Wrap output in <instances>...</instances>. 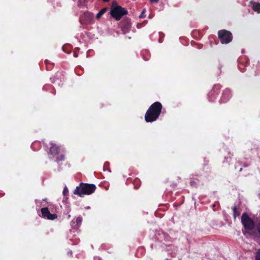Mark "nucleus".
Instances as JSON below:
<instances>
[{
  "label": "nucleus",
  "instance_id": "obj_1",
  "mask_svg": "<svg viewBox=\"0 0 260 260\" xmlns=\"http://www.w3.org/2000/svg\"><path fill=\"white\" fill-rule=\"evenodd\" d=\"M162 106L159 102L153 103L149 107L145 114V120L147 122H152L156 121L161 112Z\"/></svg>",
  "mask_w": 260,
  "mask_h": 260
},
{
  "label": "nucleus",
  "instance_id": "obj_2",
  "mask_svg": "<svg viewBox=\"0 0 260 260\" xmlns=\"http://www.w3.org/2000/svg\"><path fill=\"white\" fill-rule=\"evenodd\" d=\"M241 220L243 226V234L244 235L247 234L250 236L254 235L255 234V232L254 231L255 225L254 222L246 212L242 214Z\"/></svg>",
  "mask_w": 260,
  "mask_h": 260
},
{
  "label": "nucleus",
  "instance_id": "obj_3",
  "mask_svg": "<svg viewBox=\"0 0 260 260\" xmlns=\"http://www.w3.org/2000/svg\"><path fill=\"white\" fill-rule=\"evenodd\" d=\"M96 188V186L93 184L80 183L79 185L76 187L74 193L80 197H83L84 195L92 194Z\"/></svg>",
  "mask_w": 260,
  "mask_h": 260
},
{
  "label": "nucleus",
  "instance_id": "obj_4",
  "mask_svg": "<svg viewBox=\"0 0 260 260\" xmlns=\"http://www.w3.org/2000/svg\"><path fill=\"white\" fill-rule=\"evenodd\" d=\"M127 14L126 9L118 5L112 7L110 11L111 15L117 21L120 20L123 16Z\"/></svg>",
  "mask_w": 260,
  "mask_h": 260
},
{
  "label": "nucleus",
  "instance_id": "obj_5",
  "mask_svg": "<svg viewBox=\"0 0 260 260\" xmlns=\"http://www.w3.org/2000/svg\"><path fill=\"white\" fill-rule=\"evenodd\" d=\"M218 37L222 44H228L233 39L232 34L225 29H221L218 31Z\"/></svg>",
  "mask_w": 260,
  "mask_h": 260
},
{
  "label": "nucleus",
  "instance_id": "obj_6",
  "mask_svg": "<svg viewBox=\"0 0 260 260\" xmlns=\"http://www.w3.org/2000/svg\"><path fill=\"white\" fill-rule=\"evenodd\" d=\"M120 26L121 28L122 31L124 34L128 32L131 27V19L126 17L124 18L120 22Z\"/></svg>",
  "mask_w": 260,
  "mask_h": 260
},
{
  "label": "nucleus",
  "instance_id": "obj_7",
  "mask_svg": "<svg viewBox=\"0 0 260 260\" xmlns=\"http://www.w3.org/2000/svg\"><path fill=\"white\" fill-rule=\"evenodd\" d=\"M41 212L43 218L49 220H54L57 218V214H51L47 207H44L41 208Z\"/></svg>",
  "mask_w": 260,
  "mask_h": 260
},
{
  "label": "nucleus",
  "instance_id": "obj_8",
  "mask_svg": "<svg viewBox=\"0 0 260 260\" xmlns=\"http://www.w3.org/2000/svg\"><path fill=\"white\" fill-rule=\"evenodd\" d=\"M50 147L48 153L51 155L53 157H55L58 155L60 151L59 146L53 143H50Z\"/></svg>",
  "mask_w": 260,
  "mask_h": 260
},
{
  "label": "nucleus",
  "instance_id": "obj_9",
  "mask_svg": "<svg viewBox=\"0 0 260 260\" xmlns=\"http://www.w3.org/2000/svg\"><path fill=\"white\" fill-rule=\"evenodd\" d=\"M231 97V90L229 89H225L222 93L220 100V103H225L227 102Z\"/></svg>",
  "mask_w": 260,
  "mask_h": 260
},
{
  "label": "nucleus",
  "instance_id": "obj_10",
  "mask_svg": "<svg viewBox=\"0 0 260 260\" xmlns=\"http://www.w3.org/2000/svg\"><path fill=\"white\" fill-rule=\"evenodd\" d=\"M82 219L81 217H78L75 221H72L71 226L73 229H78L81 224Z\"/></svg>",
  "mask_w": 260,
  "mask_h": 260
},
{
  "label": "nucleus",
  "instance_id": "obj_11",
  "mask_svg": "<svg viewBox=\"0 0 260 260\" xmlns=\"http://www.w3.org/2000/svg\"><path fill=\"white\" fill-rule=\"evenodd\" d=\"M250 3L252 5V10L256 12L257 13H260V3H255L253 2H250Z\"/></svg>",
  "mask_w": 260,
  "mask_h": 260
},
{
  "label": "nucleus",
  "instance_id": "obj_12",
  "mask_svg": "<svg viewBox=\"0 0 260 260\" xmlns=\"http://www.w3.org/2000/svg\"><path fill=\"white\" fill-rule=\"evenodd\" d=\"M232 209L233 212L234 218V219H236L237 216H239L240 215V211L236 206H233Z\"/></svg>",
  "mask_w": 260,
  "mask_h": 260
},
{
  "label": "nucleus",
  "instance_id": "obj_13",
  "mask_svg": "<svg viewBox=\"0 0 260 260\" xmlns=\"http://www.w3.org/2000/svg\"><path fill=\"white\" fill-rule=\"evenodd\" d=\"M220 89V86L218 84L214 85L213 87L212 90L211 91L210 93L212 94V93L216 92V94L218 95L219 93V91Z\"/></svg>",
  "mask_w": 260,
  "mask_h": 260
},
{
  "label": "nucleus",
  "instance_id": "obj_14",
  "mask_svg": "<svg viewBox=\"0 0 260 260\" xmlns=\"http://www.w3.org/2000/svg\"><path fill=\"white\" fill-rule=\"evenodd\" d=\"M133 184L134 185V188L135 189H138L139 188V187L140 186V185H141V181L140 180L137 178H135L134 180V181H133Z\"/></svg>",
  "mask_w": 260,
  "mask_h": 260
},
{
  "label": "nucleus",
  "instance_id": "obj_15",
  "mask_svg": "<svg viewBox=\"0 0 260 260\" xmlns=\"http://www.w3.org/2000/svg\"><path fill=\"white\" fill-rule=\"evenodd\" d=\"M107 8H104L100 11L96 15V18L97 19H100L102 16L107 11Z\"/></svg>",
  "mask_w": 260,
  "mask_h": 260
},
{
  "label": "nucleus",
  "instance_id": "obj_16",
  "mask_svg": "<svg viewBox=\"0 0 260 260\" xmlns=\"http://www.w3.org/2000/svg\"><path fill=\"white\" fill-rule=\"evenodd\" d=\"M65 157L63 154H60L57 155V156L56 157V161L59 162V161H62L64 160Z\"/></svg>",
  "mask_w": 260,
  "mask_h": 260
},
{
  "label": "nucleus",
  "instance_id": "obj_17",
  "mask_svg": "<svg viewBox=\"0 0 260 260\" xmlns=\"http://www.w3.org/2000/svg\"><path fill=\"white\" fill-rule=\"evenodd\" d=\"M87 1L88 0H79L78 5L79 7H81L82 5H84Z\"/></svg>",
  "mask_w": 260,
  "mask_h": 260
},
{
  "label": "nucleus",
  "instance_id": "obj_18",
  "mask_svg": "<svg viewBox=\"0 0 260 260\" xmlns=\"http://www.w3.org/2000/svg\"><path fill=\"white\" fill-rule=\"evenodd\" d=\"M190 184L191 186L196 187L197 185V182L192 179H190Z\"/></svg>",
  "mask_w": 260,
  "mask_h": 260
},
{
  "label": "nucleus",
  "instance_id": "obj_19",
  "mask_svg": "<svg viewBox=\"0 0 260 260\" xmlns=\"http://www.w3.org/2000/svg\"><path fill=\"white\" fill-rule=\"evenodd\" d=\"M255 259L260 260V249L255 253Z\"/></svg>",
  "mask_w": 260,
  "mask_h": 260
},
{
  "label": "nucleus",
  "instance_id": "obj_20",
  "mask_svg": "<svg viewBox=\"0 0 260 260\" xmlns=\"http://www.w3.org/2000/svg\"><path fill=\"white\" fill-rule=\"evenodd\" d=\"M145 13H146V9H143L141 13V14L139 16V18H143L145 17Z\"/></svg>",
  "mask_w": 260,
  "mask_h": 260
},
{
  "label": "nucleus",
  "instance_id": "obj_21",
  "mask_svg": "<svg viewBox=\"0 0 260 260\" xmlns=\"http://www.w3.org/2000/svg\"><path fill=\"white\" fill-rule=\"evenodd\" d=\"M238 164L239 165V166H243L244 167H248L249 166V164L246 162L242 163V161H239L238 162Z\"/></svg>",
  "mask_w": 260,
  "mask_h": 260
},
{
  "label": "nucleus",
  "instance_id": "obj_22",
  "mask_svg": "<svg viewBox=\"0 0 260 260\" xmlns=\"http://www.w3.org/2000/svg\"><path fill=\"white\" fill-rule=\"evenodd\" d=\"M256 229H257V233H258L259 236L260 237V223H258L256 225Z\"/></svg>",
  "mask_w": 260,
  "mask_h": 260
},
{
  "label": "nucleus",
  "instance_id": "obj_23",
  "mask_svg": "<svg viewBox=\"0 0 260 260\" xmlns=\"http://www.w3.org/2000/svg\"><path fill=\"white\" fill-rule=\"evenodd\" d=\"M84 17H88L89 18H91V15H90V14L88 12H86V13H84Z\"/></svg>",
  "mask_w": 260,
  "mask_h": 260
},
{
  "label": "nucleus",
  "instance_id": "obj_24",
  "mask_svg": "<svg viewBox=\"0 0 260 260\" xmlns=\"http://www.w3.org/2000/svg\"><path fill=\"white\" fill-rule=\"evenodd\" d=\"M45 63H46V65H47V67H46V68H47V70H51V67H49V66L48 65V61L47 60H46L45 61Z\"/></svg>",
  "mask_w": 260,
  "mask_h": 260
},
{
  "label": "nucleus",
  "instance_id": "obj_25",
  "mask_svg": "<svg viewBox=\"0 0 260 260\" xmlns=\"http://www.w3.org/2000/svg\"><path fill=\"white\" fill-rule=\"evenodd\" d=\"M68 192V190L67 187H66L63 191V194L66 196V193Z\"/></svg>",
  "mask_w": 260,
  "mask_h": 260
},
{
  "label": "nucleus",
  "instance_id": "obj_26",
  "mask_svg": "<svg viewBox=\"0 0 260 260\" xmlns=\"http://www.w3.org/2000/svg\"><path fill=\"white\" fill-rule=\"evenodd\" d=\"M159 0H150V2L152 3H157Z\"/></svg>",
  "mask_w": 260,
  "mask_h": 260
},
{
  "label": "nucleus",
  "instance_id": "obj_27",
  "mask_svg": "<svg viewBox=\"0 0 260 260\" xmlns=\"http://www.w3.org/2000/svg\"><path fill=\"white\" fill-rule=\"evenodd\" d=\"M104 2H108L109 1V0H102Z\"/></svg>",
  "mask_w": 260,
  "mask_h": 260
},
{
  "label": "nucleus",
  "instance_id": "obj_28",
  "mask_svg": "<svg viewBox=\"0 0 260 260\" xmlns=\"http://www.w3.org/2000/svg\"><path fill=\"white\" fill-rule=\"evenodd\" d=\"M242 168H240V169H239V172H241L242 171Z\"/></svg>",
  "mask_w": 260,
  "mask_h": 260
},
{
  "label": "nucleus",
  "instance_id": "obj_29",
  "mask_svg": "<svg viewBox=\"0 0 260 260\" xmlns=\"http://www.w3.org/2000/svg\"><path fill=\"white\" fill-rule=\"evenodd\" d=\"M62 49H63V51H64V46H63V47H62Z\"/></svg>",
  "mask_w": 260,
  "mask_h": 260
},
{
  "label": "nucleus",
  "instance_id": "obj_30",
  "mask_svg": "<svg viewBox=\"0 0 260 260\" xmlns=\"http://www.w3.org/2000/svg\"><path fill=\"white\" fill-rule=\"evenodd\" d=\"M74 56H75V57H77V55L76 54H74Z\"/></svg>",
  "mask_w": 260,
  "mask_h": 260
}]
</instances>
